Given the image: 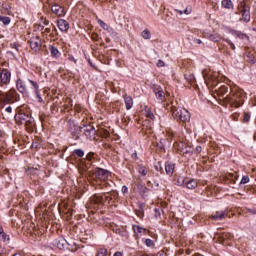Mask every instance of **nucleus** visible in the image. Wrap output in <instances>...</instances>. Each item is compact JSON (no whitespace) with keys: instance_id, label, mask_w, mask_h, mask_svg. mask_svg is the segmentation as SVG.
<instances>
[{"instance_id":"1","label":"nucleus","mask_w":256,"mask_h":256,"mask_svg":"<svg viewBox=\"0 0 256 256\" xmlns=\"http://www.w3.org/2000/svg\"><path fill=\"white\" fill-rule=\"evenodd\" d=\"M88 177L96 183V189H107V187H111V184L107 182L111 177V172L108 170L96 168L89 172Z\"/></svg>"},{"instance_id":"2","label":"nucleus","mask_w":256,"mask_h":256,"mask_svg":"<svg viewBox=\"0 0 256 256\" xmlns=\"http://www.w3.org/2000/svg\"><path fill=\"white\" fill-rule=\"evenodd\" d=\"M224 103H227L231 107L236 109L243 105V91L238 90L236 92L232 91L229 95L224 98Z\"/></svg>"},{"instance_id":"3","label":"nucleus","mask_w":256,"mask_h":256,"mask_svg":"<svg viewBox=\"0 0 256 256\" xmlns=\"http://www.w3.org/2000/svg\"><path fill=\"white\" fill-rule=\"evenodd\" d=\"M172 116L174 119H176V121H182V123L191 121V114L183 107H173Z\"/></svg>"},{"instance_id":"4","label":"nucleus","mask_w":256,"mask_h":256,"mask_svg":"<svg viewBox=\"0 0 256 256\" xmlns=\"http://www.w3.org/2000/svg\"><path fill=\"white\" fill-rule=\"evenodd\" d=\"M238 9L241 13L240 21H243L244 23H249V21H251V8L247 6V3H245V1H242L238 5Z\"/></svg>"},{"instance_id":"5","label":"nucleus","mask_w":256,"mask_h":256,"mask_svg":"<svg viewBox=\"0 0 256 256\" xmlns=\"http://www.w3.org/2000/svg\"><path fill=\"white\" fill-rule=\"evenodd\" d=\"M11 83V72L7 69H0V86Z\"/></svg>"},{"instance_id":"6","label":"nucleus","mask_w":256,"mask_h":256,"mask_svg":"<svg viewBox=\"0 0 256 256\" xmlns=\"http://www.w3.org/2000/svg\"><path fill=\"white\" fill-rule=\"evenodd\" d=\"M16 121H19L21 125H31L33 118L26 113H20L15 117Z\"/></svg>"},{"instance_id":"7","label":"nucleus","mask_w":256,"mask_h":256,"mask_svg":"<svg viewBox=\"0 0 256 256\" xmlns=\"http://www.w3.org/2000/svg\"><path fill=\"white\" fill-rule=\"evenodd\" d=\"M82 133L85 135L86 139H93L97 131L92 125H87L81 128Z\"/></svg>"},{"instance_id":"8","label":"nucleus","mask_w":256,"mask_h":256,"mask_svg":"<svg viewBox=\"0 0 256 256\" xmlns=\"http://www.w3.org/2000/svg\"><path fill=\"white\" fill-rule=\"evenodd\" d=\"M16 89L19 93H22V95H29V88L21 78L16 80Z\"/></svg>"},{"instance_id":"9","label":"nucleus","mask_w":256,"mask_h":256,"mask_svg":"<svg viewBox=\"0 0 256 256\" xmlns=\"http://www.w3.org/2000/svg\"><path fill=\"white\" fill-rule=\"evenodd\" d=\"M153 92L159 103H163V101H165V92L163 91V88H161V86L154 85Z\"/></svg>"},{"instance_id":"10","label":"nucleus","mask_w":256,"mask_h":256,"mask_svg":"<svg viewBox=\"0 0 256 256\" xmlns=\"http://www.w3.org/2000/svg\"><path fill=\"white\" fill-rule=\"evenodd\" d=\"M51 11L56 15L57 17H65V8L59 4H54L51 6Z\"/></svg>"},{"instance_id":"11","label":"nucleus","mask_w":256,"mask_h":256,"mask_svg":"<svg viewBox=\"0 0 256 256\" xmlns=\"http://www.w3.org/2000/svg\"><path fill=\"white\" fill-rule=\"evenodd\" d=\"M29 45L31 47V49L33 51H39V49H41V38L39 37H32L30 40H29Z\"/></svg>"},{"instance_id":"12","label":"nucleus","mask_w":256,"mask_h":256,"mask_svg":"<svg viewBox=\"0 0 256 256\" xmlns=\"http://www.w3.org/2000/svg\"><path fill=\"white\" fill-rule=\"evenodd\" d=\"M227 215H228L227 211L219 210V211H216L211 216V219H213L214 221H223V219H225V217H227Z\"/></svg>"},{"instance_id":"13","label":"nucleus","mask_w":256,"mask_h":256,"mask_svg":"<svg viewBox=\"0 0 256 256\" xmlns=\"http://www.w3.org/2000/svg\"><path fill=\"white\" fill-rule=\"evenodd\" d=\"M57 26H58V29L62 31V33H67L69 31V22H67L66 20H63V19L58 20Z\"/></svg>"},{"instance_id":"14","label":"nucleus","mask_w":256,"mask_h":256,"mask_svg":"<svg viewBox=\"0 0 256 256\" xmlns=\"http://www.w3.org/2000/svg\"><path fill=\"white\" fill-rule=\"evenodd\" d=\"M28 81L32 85L39 103H43V98L41 97V94L39 93V84H37V82H35L33 80H28Z\"/></svg>"},{"instance_id":"15","label":"nucleus","mask_w":256,"mask_h":256,"mask_svg":"<svg viewBox=\"0 0 256 256\" xmlns=\"http://www.w3.org/2000/svg\"><path fill=\"white\" fill-rule=\"evenodd\" d=\"M98 24L100 27H102V29H104V31H108V33H111L112 35H117V32H115V30L107 25V23H105L103 20H98Z\"/></svg>"},{"instance_id":"16","label":"nucleus","mask_w":256,"mask_h":256,"mask_svg":"<svg viewBox=\"0 0 256 256\" xmlns=\"http://www.w3.org/2000/svg\"><path fill=\"white\" fill-rule=\"evenodd\" d=\"M48 49L50 51L51 57H53L54 59H59L61 57V52H59V49H57V47L49 45Z\"/></svg>"},{"instance_id":"17","label":"nucleus","mask_w":256,"mask_h":256,"mask_svg":"<svg viewBox=\"0 0 256 256\" xmlns=\"http://www.w3.org/2000/svg\"><path fill=\"white\" fill-rule=\"evenodd\" d=\"M133 231L136 237H141L142 235H145V233H147V230L139 225H133Z\"/></svg>"},{"instance_id":"18","label":"nucleus","mask_w":256,"mask_h":256,"mask_svg":"<svg viewBox=\"0 0 256 256\" xmlns=\"http://www.w3.org/2000/svg\"><path fill=\"white\" fill-rule=\"evenodd\" d=\"M54 245L58 249H65L67 247V240L65 238H58L54 241Z\"/></svg>"},{"instance_id":"19","label":"nucleus","mask_w":256,"mask_h":256,"mask_svg":"<svg viewBox=\"0 0 256 256\" xmlns=\"http://www.w3.org/2000/svg\"><path fill=\"white\" fill-rule=\"evenodd\" d=\"M165 171H166V174H168L169 177H171L175 171V164H173L171 162H166Z\"/></svg>"},{"instance_id":"20","label":"nucleus","mask_w":256,"mask_h":256,"mask_svg":"<svg viewBox=\"0 0 256 256\" xmlns=\"http://www.w3.org/2000/svg\"><path fill=\"white\" fill-rule=\"evenodd\" d=\"M123 99H124V102H125V105H126V109H127V111H129V109H131V107H133V97L125 94L123 96Z\"/></svg>"},{"instance_id":"21","label":"nucleus","mask_w":256,"mask_h":256,"mask_svg":"<svg viewBox=\"0 0 256 256\" xmlns=\"http://www.w3.org/2000/svg\"><path fill=\"white\" fill-rule=\"evenodd\" d=\"M215 91L218 93V95L223 97V95H226V93L229 92V87H227L226 85H222L218 89H216Z\"/></svg>"},{"instance_id":"22","label":"nucleus","mask_w":256,"mask_h":256,"mask_svg":"<svg viewBox=\"0 0 256 256\" xmlns=\"http://www.w3.org/2000/svg\"><path fill=\"white\" fill-rule=\"evenodd\" d=\"M184 185L187 189H196L197 181L192 179V180H189L188 182H185Z\"/></svg>"},{"instance_id":"23","label":"nucleus","mask_w":256,"mask_h":256,"mask_svg":"<svg viewBox=\"0 0 256 256\" xmlns=\"http://www.w3.org/2000/svg\"><path fill=\"white\" fill-rule=\"evenodd\" d=\"M221 5L224 9H233V1L231 0H222Z\"/></svg>"},{"instance_id":"24","label":"nucleus","mask_w":256,"mask_h":256,"mask_svg":"<svg viewBox=\"0 0 256 256\" xmlns=\"http://www.w3.org/2000/svg\"><path fill=\"white\" fill-rule=\"evenodd\" d=\"M138 173L142 176V177H146L148 170L147 167H145L144 165H138Z\"/></svg>"},{"instance_id":"25","label":"nucleus","mask_w":256,"mask_h":256,"mask_svg":"<svg viewBox=\"0 0 256 256\" xmlns=\"http://www.w3.org/2000/svg\"><path fill=\"white\" fill-rule=\"evenodd\" d=\"M0 99H1V101H3V103L11 102L9 95L7 93H3V91H0Z\"/></svg>"},{"instance_id":"26","label":"nucleus","mask_w":256,"mask_h":256,"mask_svg":"<svg viewBox=\"0 0 256 256\" xmlns=\"http://www.w3.org/2000/svg\"><path fill=\"white\" fill-rule=\"evenodd\" d=\"M208 38L214 43H219V41H221V36H219L218 34H210Z\"/></svg>"},{"instance_id":"27","label":"nucleus","mask_w":256,"mask_h":256,"mask_svg":"<svg viewBox=\"0 0 256 256\" xmlns=\"http://www.w3.org/2000/svg\"><path fill=\"white\" fill-rule=\"evenodd\" d=\"M0 241H3V243H7V241H11V237H9V234L2 232L0 234Z\"/></svg>"},{"instance_id":"28","label":"nucleus","mask_w":256,"mask_h":256,"mask_svg":"<svg viewBox=\"0 0 256 256\" xmlns=\"http://www.w3.org/2000/svg\"><path fill=\"white\" fill-rule=\"evenodd\" d=\"M0 22L3 23V25H9V23H11V18L0 15Z\"/></svg>"},{"instance_id":"29","label":"nucleus","mask_w":256,"mask_h":256,"mask_svg":"<svg viewBox=\"0 0 256 256\" xmlns=\"http://www.w3.org/2000/svg\"><path fill=\"white\" fill-rule=\"evenodd\" d=\"M138 189L142 195H145V193L149 191V189L143 184L138 185Z\"/></svg>"},{"instance_id":"30","label":"nucleus","mask_w":256,"mask_h":256,"mask_svg":"<svg viewBox=\"0 0 256 256\" xmlns=\"http://www.w3.org/2000/svg\"><path fill=\"white\" fill-rule=\"evenodd\" d=\"M142 37L143 39H151V32L148 29L143 30Z\"/></svg>"},{"instance_id":"31","label":"nucleus","mask_w":256,"mask_h":256,"mask_svg":"<svg viewBox=\"0 0 256 256\" xmlns=\"http://www.w3.org/2000/svg\"><path fill=\"white\" fill-rule=\"evenodd\" d=\"M74 155H76L77 157H84L85 156V152L82 149H75L73 151Z\"/></svg>"},{"instance_id":"32","label":"nucleus","mask_w":256,"mask_h":256,"mask_svg":"<svg viewBox=\"0 0 256 256\" xmlns=\"http://www.w3.org/2000/svg\"><path fill=\"white\" fill-rule=\"evenodd\" d=\"M185 79H186V81H189V83H194L195 75H193V74L185 75Z\"/></svg>"},{"instance_id":"33","label":"nucleus","mask_w":256,"mask_h":256,"mask_svg":"<svg viewBox=\"0 0 256 256\" xmlns=\"http://www.w3.org/2000/svg\"><path fill=\"white\" fill-rule=\"evenodd\" d=\"M236 36L238 37V39H247L249 40V36H247V34L241 33V32H236Z\"/></svg>"},{"instance_id":"34","label":"nucleus","mask_w":256,"mask_h":256,"mask_svg":"<svg viewBox=\"0 0 256 256\" xmlns=\"http://www.w3.org/2000/svg\"><path fill=\"white\" fill-rule=\"evenodd\" d=\"M97 256H107V248H100Z\"/></svg>"},{"instance_id":"35","label":"nucleus","mask_w":256,"mask_h":256,"mask_svg":"<svg viewBox=\"0 0 256 256\" xmlns=\"http://www.w3.org/2000/svg\"><path fill=\"white\" fill-rule=\"evenodd\" d=\"M250 119H251V114L245 112V113H244V117H243V121H244L245 123H249Z\"/></svg>"},{"instance_id":"36","label":"nucleus","mask_w":256,"mask_h":256,"mask_svg":"<svg viewBox=\"0 0 256 256\" xmlns=\"http://www.w3.org/2000/svg\"><path fill=\"white\" fill-rule=\"evenodd\" d=\"M145 245H146V247H153L155 245V243L153 242V240L148 238L145 240Z\"/></svg>"},{"instance_id":"37","label":"nucleus","mask_w":256,"mask_h":256,"mask_svg":"<svg viewBox=\"0 0 256 256\" xmlns=\"http://www.w3.org/2000/svg\"><path fill=\"white\" fill-rule=\"evenodd\" d=\"M146 117H148V119H151L152 121L155 120V115L149 110L146 112Z\"/></svg>"},{"instance_id":"38","label":"nucleus","mask_w":256,"mask_h":256,"mask_svg":"<svg viewBox=\"0 0 256 256\" xmlns=\"http://www.w3.org/2000/svg\"><path fill=\"white\" fill-rule=\"evenodd\" d=\"M86 159L88 161H91L92 159H95V153L94 152H89L87 155H86Z\"/></svg>"},{"instance_id":"39","label":"nucleus","mask_w":256,"mask_h":256,"mask_svg":"<svg viewBox=\"0 0 256 256\" xmlns=\"http://www.w3.org/2000/svg\"><path fill=\"white\" fill-rule=\"evenodd\" d=\"M178 13L180 15H183V13H185V15H191V9L186 8L184 11H178Z\"/></svg>"},{"instance_id":"40","label":"nucleus","mask_w":256,"mask_h":256,"mask_svg":"<svg viewBox=\"0 0 256 256\" xmlns=\"http://www.w3.org/2000/svg\"><path fill=\"white\" fill-rule=\"evenodd\" d=\"M240 183L242 185H245V183H249V176H243Z\"/></svg>"},{"instance_id":"41","label":"nucleus","mask_w":256,"mask_h":256,"mask_svg":"<svg viewBox=\"0 0 256 256\" xmlns=\"http://www.w3.org/2000/svg\"><path fill=\"white\" fill-rule=\"evenodd\" d=\"M225 42L228 43V45H230V47L233 51H235V44L233 42H231V40L225 39Z\"/></svg>"},{"instance_id":"42","label":"nucleus","mask_w":256,"mask_h":256,"mask_svg":"<svg viewBox=\"0 0 256 256\" xmlns=\"http://www.w3.org/2000/svg\"><path fill=\"white\" fill-rule=\"evenodd\" d=\"M247 57H248L250 63H252V65H254V63L256 62L255 56H253V54H250Z\"/></svg>"},{"instance_id":"43","label":"nucleus","mask_w":256,"mask_h":256,"mask_svg":"<svg viewBox=\"0 0 256 256\" xmlns=\"http://www.w3.org/2000/svg\"><path fill=\"white\" fill-rule=\"evenodd\" d=\"M94 199L97 203H101L103 201V196H98L97 194L94 195Z\"/></svg>"},{"instance_id":"44","label":"nucleus","mask_w":256,"mask_h":256,"mask_svg":"<svg viewBox=\"0 0 256 256\" xmlns=\"http://www.w3.org/2000/svg\"><path fill=\"white\" fill-rule=\"evenodd\" d=\"M8 94H9L10 96H12V97L15 98V95H17V90L11 89V90L8 92Z\"/></svg>"},{"instance_id":"45","label":"nucleus","mask_w":256,"mask_h":256,"mask_svg":"<svg viewBox=\"0 0 256 256\" xmlns=\"http://www.w3.org/2000/svg\"><path fill=\"white\" fill-rule=\"evenodd\" d=\"M157 67H165V62L163 60H158Z\"/></svg>"},{"instance_id":"46","label":"nucleus","mask_w":256,"mask_h":256,"mask_svg":"<svg viewBox=\"0 0 256 256\" xmlns=\"http://www.w3.org/2000/svg\"><path fill=\"white\" fill-rule=\"evenodd\" d=\"M12 49H15V51H19V45L17 43L11 44Z\"/></svg>"},{"instance_id":"47","label":"nucleus","mask_w":256,"mask_h":256,"mask_svg":"<svg viewBox=\"0 0 256 256\" xmlns=\"http://www.w3.org/2000/svg\"><path fill=\"white\" fill-rule=\"evenodd\" d=\"M6 113H13V108L11 106H8L5 108Z\"/></svg>"},{"instance_id":"48","label":"nucleus","mask_w":256,"mask_h":256,"mask_svg":"<svg viewBox=\"0 0 256 256\" xmlns=\"http://www.w3.org/2000/svg\"><path fill=\"white\" fill-rule=\"evenodd\" d=\"M202 150L201 146H196L195 153H201Z\"/></svg>"},{"instance_id":"49","label":"nucleus","mask_w":256,"mask_h":256,"mask_svg":"<svg viewBox=\"0 0 256 256\" xmlns=\"http://www.w3.org/2000/svg\"><path fill=\"white\" fill-rule=\"evenodd\" d=\"M127 191H129L127 186H122V193H127Z\"/></svg>"},{"instance_id":"50","label":"nucleus","mask_w":256,"mask_h":256,"mask_svg":"<svg viewBox=\"0 0 256 256\" xmlns=\"http://www.w3.org/2000/svg\"><path fill=\"white\" fill-rule=\"evenodd\" d=\"M194 43H197V45H201V39H194Z\"/></svg>"},{"instance_id":"51","label":"nucleus","mask_w":256,"mask_h":256,"mask_svg":"<svg viewBox=\"0 0 256 256\" xmlns=\"http://www.w3.org/2000/svg\"><path fill=\"white\" fill-rule=\"evenodd\" d=\"M156 171H163V168L161 166H155Z\"/></svg>"},{"instance_id":"52","label":"nucleus","mask_w":256,"mask_h":256,"mask_svg":"<svg viewBox=\"0 0 256 256\" xmlns=\"http://www.w3.org/2000/svg\"><path fill=\"white\" fill-rule=\"evenodd\" d=\"M132 159H137V152L132 153Z\"/></svg>"},{"instance_id":"53","label":"nucleus","mask_w":256,"mask_h":256,"mask_svg":"<svg viewBox=\"0 0 256 256\" xmlns=\"http://www.w3.org/2000/svg\"><path fill=\"white\" fill-rule=\"evenodd\" d=\"M69 60H70V61H74V63H77V60H75V58H74L73 56H70V57H69Z\"/></svg>"},{"instance_id":"54","label":"nucleus","mask_w":256,"mask_h":256,"mask_svg":"<svg viewBox=\"0 0 256 256\" xmlns=\"http://www.w3.org/2000/svg\"><path fill=\"white\" fill-rule=\"evenodd\" d=\"M4 232H5V230L3 229V226L0 225V235H1L2 233H4Z\"/></svg>"},{"instance_id":"55","label":"nucleus","mask_w":256,"mask_h":256,"mask_svg":"<svg viewBox=\"0 0 256 256\" xmlns=\"http://www.w3.org/2000/svg\"><path fill=\"white\" fill-rule=\"evenodd\" d=\"M113 256H123L121 252H116Z\"/></svg>"},{"instance_id":"56","label":"nucleus","mask_w":256,"mask_h":256,"mask_svg":"<svg viewBox=\"0 0 256 256\" xmlns=\"http://www.w3.org/2000/svg\"><path fill=\"white\" fill-rule=\"evenodd\" d=\"M6 94L8 95V97H9L10 101H12L14 97H13V96H11V95H9V92H7Z\"/></svg>"},{"instance_id":"57","label":"nucleus","mask_w":256,"mask_h":256,"mask_svg":"<svg viewBox=\"0 0 256 256\" xmlns=\"http://www.w3.org/2000/svg\"><path fill=\"white\" fill-rule=\"evenodd\" d=\"M44 25H49V20H44Z\"/></svg>"},{"instance_id":"58","label":"nucleus","mask_w":256,"mask_h":256,"mask_svg":"<svg viewBox=\"0 0 256 256\" xmlns=\"http://www.w3.org/2000/svg\"><path fill=\"white\" fill-rule=\"evenodd\" d=\"M177 184H178V185H183V184L185 185V182H182V183H181V182L178 180V181H177Z\"/></svg>"},{"instance_id":"59","label":"nucleus","mask_w":256,"mask_h":256,"mask_svg":"<svg viewBox=\"0 0 256 256\" xmlns=\"http://www.w3.org/2000/svg\"><path fill=\"white\" fill-rule=\"evenodd\" d=\"M142 214H143L142 211H139L138 213H136V215H138V216H140V215H142Z\"/></svg>"},{"instance_id":"60","label":"nucleus","mask_w":256,"mask_h":256,"mask_svg":"<svg viewBox=\"0 0 256 256\" xmlns=\"http://www.w3.org/2000/svg\"><path fill=\"white\" fill-rule=\"evenodd\" d=\"M106 201H109L111 198L109 196H105Z\"/></svg>"},{"instance_id":"61","label":"nucleus","mask_w":256,"mask_h":256,"mask_svg":"<svg viewBox=\"0 0 256 256\" xmlns=\"http://www.w3.org/2000/svg\"><path fill=\"white\" fill-rule=\"evenodd\" d=\"M46 31H47V33H49L50 29H49V28H46Z\"/></svg>"},{"instance_id":"62","label":"nucleus","mask_w":256,"mask_h":256,"mask_svg":"<svg viewBox=\"0 0 256 256\" xmlns=\"http://www.w3.org/2000/svg\"><path fill=\"white\" fill-rule=\"evenodd\" d=\"M12 256H19V255H17V254H14V255H12Z\"/></svg>"},{"instance_id":"63","label":"nucleus","mask_w":256,"mask_h":256,"mask_svg":"<svg viewBox=\"0 0 256 256\" xmlns=\"http://www.w3.org/2000/svg\"><path fill=\"white\" fill-rule=\"evenodd\" d=\"M0 137H1V130H0Z\"/></svg>"},{"instance_id":"64","label":"nucleus","mask_w":256,"mask_h":256,"mask_svg":"<svg viewBox=\"0 0 256 256\" xmlns=\"http://www.w3.org/2000/svg\"><path fill=\"white\" fill-rule=\"evenodd\" d=\"M254 31H256V29H254Z\"/></svg>"}]
</instances>
